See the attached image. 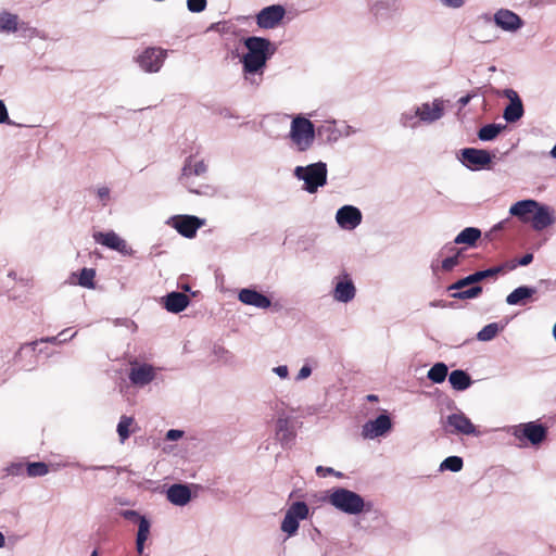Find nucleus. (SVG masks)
Returning a JSON list of instances; mask_svg holds the SVG:
<instances>
[{
	"mask_svg": "<svg viewBox=\"0 0 556 556\" xmlns=\"http://www.w3.org/2000/svg\"><path fill=\"white\" fill-rule=\"evenodd\" d=\"M3 123L11 124V122L9 121L7 106H5L4 102L2 100H0V124H3Z\"/></svg>",
	"mask_w": 556,
	"mask_h": 556,
	"instance_id": "46",
	"label": "nucleus"
},
{
	"mask_svg": "<svg viewBox=\"0 0 556 556\" xmlns=\"http://www.w3.org/2000/svg\"><path fill=\"white\" fill-rule=\"evenodd\" d=\"M355 286L350 279L348 274L343 275V278L339 280L333 290V298L339 302H350L355 296Z\"/></svg>",
	"mask_w": 556,
	"mask_h": 556,
	"instance_id": "19",
	"label": "nucleus"
},
{
	"mask_svg": "<svg viewBox=\"0 0 556 556\" xmlns=\"http://www.w3.org/2000/svg\"><path fill=\"white\" fill-rule=\"evenodd\" d=\"M276 438L282 443L288 444L294 438V432L287 418H279L276 424Z\"/></svg>",
	"mask_w": 556,
	"mask_h": 556,
	"instance_id": "30",
	"label": "nucleus"
},
{
	"mask_svg": "<svg viewBox=\"0 0 556 556\" xmlns=\"http://www.w3.org/2000/svg\"><path fill=\"white\" fill-rule=\"evenodd\" d=\"M244 45L248 49L242 63L245 73L254 74L261 71L269 56L270 41L262 37H249Z\"/></svg>",
	"mask_w": 556,
	"mask_h": 556,
	"instance_id": "1",
	"label": "nucleus"
},
{
	"mask_svg": "<svg viewBox=\"0 0 556 556\" xmlns=\"http://www.w3.org/2000/svg\"><path fill=\"white\" fill-rule=\"evenodd\" d=\"M482 293V287L472 286L467 290H456L455 293L452 294L454 299L466 300V299H475Z\"/></svg>",
	"mask_w": 556,
	"mask_h": 556,
	"instance_id": "40",
	"label": "nucleus"
},
{
	"mask_svg": "<svg viewBox=\"0 0 556 556\" xmlns=\"http://www.w3.org/2000/svg\"><path fill=\"white\" fill-rule=\"evenodd\" d=\"M336 219L341 228L354 229L362 223V213L355 206L344 205L338 210Z\"/></svg>",
	"mask_w": 556,
	"mask_h": 556,
	"instance_id": "14",
	"label": "nucleus"
},
{
	"mask_svg": "<svg viewBox=\"0 0 556 556\" xmlns=\"http://www.w3.org/2000/svg\"><path fill=\"white\" fill-rule=\"evenodd\" d=\"M190 299L181 292H172L166 295L164 306L170 313H180L189 305Z\"/></svg>",
	"mask_w": 556,
	"mask_h": 556,
	"instance_id": "24",
	"label": "nucleus"
},
{
	"mask_svg": "<svg viewBox=\"0 0 556 556\" xmlns=\"http://www.w3.org/2000/svg\"><path fill=\"white\" fill-rule=\"evenodd\" d=\"M514 434L519 440L527 439L533 445H536L546 438V429L542 425L527 422L517 427Z\"/></svg>",
	"mask_w": 556,
	"mask_h": 556,
	"instance_id": "10",
	"label": "nucleus"
},
{
	"mask_svg": "<svg viewBox=\"0 0 556 556\" xmlns=\"http://www.w3.org/2000/svg\"><path fill=\"white\" fill-rule=\"evenodd\" d=\"M442 253L451 254L442 261L441 267L445 271L452 270L460 263V260L464 257V249H457L451 243L445 244L442 248Z\"/></svg>",
	"mask_w": 556,
	"mask_h": 556,
	"instance_id": "25",
	"label": "nucleus"
},
{
	"mask_svg": "<svg viewBox=\"0 0 556 556\" xmlns=\"http://www.w3.org/2000/svg\"><path fill=\"white\" fill-rule=\"evenodd\" d=\"M442 3L451 8H460L464 4V0H442Z\"/></svg>",
	"mask_w": 556,
	"mask_h": 556,
	"instance_id": "48",
	"label": "nucleus"
},
{
	"mask_svg": "<svg viewBox=\"0 0 556 556\" xmlns=\"http://www.w3.org/2000/svg\"><path fill=\"white\" fill-rule=\"evenodd\" d=\"M534 293H535V289L534 288H530V287H527V286H521V287H518L517 289H515L513 292H510L507 295L506 302L509 305L523 304V301L526 299L531 298Z\"/></svg>",
	"mask_w": 556,
	"mask_h": 556,
	"instance_id": "29",
	"label": "nucleus"
},
{
	"mask_svg": "<svg viewBox=\"0 0 556 556\" xmlns=\"http://www.w3.org/2000/svg\"><path fill=\"white\" fill-rule=\"evenodd\" d=\"M5 544V538L4 535L0 532V547H3Z\"/></svg>",
	"mask_w": 556,
	"mask_h": 556,
	"instance_id": "55",
	"label": "nucleus"
},
{
	"mask_svg": "<svg viewBox=\"0 0 556 556\" xmlns=\"http://www.w3.org/2000/svg\"><path fill=\"white\" fill-rule=\"evenodd\" d=\"M238 298L243 304L252 305L257 308H268L271 305V301L268 296L253 289H242Z\"/></svg>",
	"mask_w": 556,
	"mask_h": 556,
	"instance_id": "18",
	"label": "nucleus"
},
{
	"mask_svg": "<svg viewBox=\"0 0 556 556\" xmlns=\"http://www.w3.org/2000/svg\"><path fill=\"white\" fill-rule=\"evenodd\" d=\"M312 374V369L311 367L308 366H303L299 374H298V379L302 380V379H305L307 378L309 375Z\"/></svg>",
	"mask_w": 556,
	"mask_h": 556,
	"instance_id": "49",
	"label": "nucleus"
},
{
	"mask_svg": "<svg viewBox=\"0 0 556 556\" xmlns=\"http://www.w3.org/2000/svg\"><path fill=\"white\" fill-rule=\"evenodd\" d=\"M504 126L497 124H489L481 127L478 131V138L482 141H490L495 139L502 131Z\"/></svg>",
	"mask_w": 556,
	"mask_h": 556,
	"instance_id": "33",
	"label": "nucleus"
},
{
	"mask_svg": "<svg viewBox=\"0 0 556 556\" xmlns=\"http://www.w3.org/2000/svg\"><path fill=\"white\" fill-rule=\"evenodd\" d=\"M173 227L186 238H193L204 220L193 215H177L172 218Z\"/></svg>",
	"mask_w": 556,
	"mask_h": 556,
	"instance_id": "9",
	"label": "nucleus"
},
{
	"mask_svg": "<svg viewBox=\"0 0 556 556\" xmlns=\"http://www.w3.org/2000/svg\"><path fill=\"white\" fill-rule=\"evenodd\" d=\"M447 366L444 363H437L428 371V378L434 383H441L447 376Z\"/></svg>",
	"mask_w": 556,
	"mask_h": 556,
	"instance_id": "34",
	"label": "nucleus"
},
{
	"mask_svg": "<svg viewBox=\"0 0 556 556\" xmlns=\"http://www.w3.org/2000/svg\"><path fill=\"white\" fill-rule=\"evenodd\" d=\"M328 502L337 509L350 515L361 514L365 509L363 497L344 488L333 490L328 497Z\"/></svg>",
	"mask_w": 556,
	"mask_h": 556,
	"instance_id": "2",
	"label": "nucleus"
},
{
	"mask_svg": "<svg viewBox=\"0 0 556 556\" xmlns=\"http://www.w3.org/2000/svg\"><path fill=\"white\" fill-rule=\"evenodd\" d=\"M510 98V103L504 110V118L508 123H514L520 119L523 115V105L518 94L514 90H508V94Z\"/></svg>",
	"mask_w": 556,
	"mask_h": 556,
	"instance_id": "22",
	"label": "nucleus"
},
{
	"mask_svg": "<svg viewBox=\"0 0 556 556\" xmlns=\"http://www.w3.org/2000/svg\"><path fill=\"white\" fill-rule=\"evenodd\" d=\"M470 100H471V96H470V94H466V96L462 97V98L458 100V102H459V104H460L462 106H465V105H467V104L470 102Z\"/></svg>",
	"mask_w": 556,
	"mask_h": 556,
	"instance_id": "53",
	"label": "nucleus"
},
{
	"mask_svg": "<svg viewBox=\"0 0 556 556\" xmlns=\"http://www.w3.org/2000/svg\"><path fill=\"white\" fill-rule=\"evenodd\" d=\"M93 239L97 243H100L109 249L118 251L122 254H129L131 251V249L127 245L126 241L114 231L96 232L93 235Z\"/></svg>",
	"mask_w": 556,
	"mask_h": 556,
	"instance_id": "12",
	"label": "nucleus"
},
{
	"mask_svg": "<svg viewBox=\"0 0 556 556\" xmlns=\"http://www.w3.org/2000/svg\"><path fill=\"white\" fill-rule=\"evenodd\" d=\"M206 172V165L203 160H197L194 156H189L182 167L180 175V181L184 185H188V179L191 176H200Z\"/></svg>",
	"mask_w": 556,
	"mask_h": 556,
	"instance_id": "20",
	"label": "nucleus"
},
{
	"mask_svg": "<svg viewBox=\"0 0 556 556\" xmlns=\"http://www.w3.org/2000/svg\"><path fill=\"white\" fill-rule=\"evenodd\" d=\"M275 371L277 375L281 378H286L288 376V368L287 366H279L275 368Z\"/></svg>",
	"mask_w": 556,
	"mask_h": 556,
	"instance_id": "50",
	"label": "nucleus"
},
{
	"mask_svg": "<svg viewBox=\"0 0 556 556\" xmlns=\"http://www.w3.org/2000/svg\"><path fill=\"white\" fill-rule=\"evenodd\" d=\"M448 380L453 389L457 391H464L471 384L470 376L460 369L453 370L450 374Z\"/></svg>",
	"mask_w": 556,
	"mask_h": 556,
	"instance_id": "31",
	"label": "nucleus"
},
{
	"mask_svg": "<svg viewBox=\"0 0 556 556\" xmlns=\"http://www.w3.org/2000/svg\"><path fill=\"white\" fill-rule=\"evenodd\" d=\"M444 104L442 100L435 99L431 104L424 103L421 106L416 109V116L420 121L432 123L443 116Z\"/></svg>",
	"mask_w": 556,
	"mask_h": 556,
	"instance_id": "16",
	"label": "nucleus"
},
{
	"mask_svg": "<svg viewBox=\"0 0 556 556\" xmlns=\"http://www.w3.org/2000/svg\"><path fill=\"white\" fill-rule=\"evenodd\" d=\"M538 206V202L534 200H522L511 205L509 213L518 217L523 223H530L533 212Z\"/></svg>",
	"mask_w": 556,
	"mask_h": 556,
	"instance_id": "23",
	"label": "nucleus"
},
{
	"mask_svg": "<svg viewBox=\"0 0 556 556\" xmlns=\"http://www.w3.org/2000/svg\"><path fill=\"white\" fill-rule=\"evenodd\" d=\"M494 21L505 30H516L522 25L521 18L516 13L504 9L495 13Z\"/></svg>",
	"mask_w": 556,
	"mask_h": 556,
	"instance_id": "21",
	"label": "nucleus"
},
{
	"mask_svg": "<svg viewBox=\"0 0 556 556\" xmlns=\"http://www.w3.org/2000/svg\"><path fill=\"white\" fill-rule=\"evenodd\" d=\"M497 332H498V326H497V324L493 323V324H489L485 327H483L478 332L477 337L481 341H490L497 334Z\"/></svg>",
	"mask_w": 556,
	"mask_h": 556,
	"instance_id": "42",
	"label": "nucleus"
},
{
	"mask_svg": "<svg viewBox=\"0 0 556 556\" xmlns=\"http://www.w3.org/2000/svg\"><path fill=\"white\" fill-rule=\"evenodd\" d=\"M533 261V254L532 253H527L525 254L521 258H519L518 261H511V262H508L509 264H516V267L518 265L520 266H527L529 265L531 262Z\"/></svg>",
	"mask_w": 556,
	"mask_h": 556,
	"instance_id": "44",
	"label": "nucleus"
},
{
	"mask_svg": "<svg viewBox=\"0 0 556 556\" xmlns=\"http://www.w3.org/2000/svg\"><path fill=\"white\" fill-rule=\"evenodd\" d=\"M124 516H125L127 519L138 518L139 520H140V517H141V516H139V515H138V513H137V511H135V510H127V511H125V513H124Z\"/></svg>",
	"mask_w": 556,
	"mask_h": 556,
	"instance_id": "52",
	"label": "nucleus"
},
{
	"mask_svg": "<svg viewBox=\"0 0 556 556\" xmlns=\"http://www.w3.org/2000/svg\"><path fill=\"white\" fill-rule=\"evenodd\" d=\"M182 434H184V432H182V431H180V430H176V429H172V430H169V431L167 432V434H166V439H167V440H172V441H174V440H178L179 438H181V437H182Z\"/></svg>",
	"mask_w": 556,
	"mask_h": 556,
	"instance_id": "47",
	"label": "nucleus"
},
{
	"mask_svg": "<svg viewBox=\"0 0 556 556\" xmlns=\"http://www.w3.org/2000/svg\"><path fill=\"white\" fill-rule=\"evenodd\" d=\"M317 473H320V472H326V473H332L333 472V469L332 468H324L321 466L317 467L316 469Z\"/></svg>",
	"mask_w": 556,
	"mask_h": 556,
	"instance_id": "54",
	"label": "nucleus"
},
{
	"mask_svg": "<svg viewBox=\"0 0 556 556\" xmlns=\"http://www.w3.org/2000/svg\"><path fill=\"white\" fill-rule=\"evenodd\" d=\"M551 155L556 159V144L553 147L552 151H551Z\"/></svg>",
	"mask_w": 556,
	"mask_h": 556,
	"instance_id": "56",
	"label": "nucleus"
},
{
	"mask_svg": "<svg viewBox=\"0 0 556 556\" xmlns=\"http://www.w3.org/2000/svg\"><path fill=\"white\" fill-rule=\"evenodd\" d=\"M460 161L466 167L476 170L489 166L492 156L486 150L466 148L462 150Z\"/></svg>",
	"mask_w": 556,
	"mask_h": 556,
	"instance_id": "7",
	"label": "nucleus"
},
{
	"mask_svg": "<svg viewBox=\"0 0 556 556\" xmlns=\"http://www.w3.org/2000/svg\"><path fill=\"white\" fill-rule=\"evenodd\" d=\"M481 237V230L476 227H467L462 230L454 239L455 244H465L467 247H476L477 241Z\"/></svg>",
	"mask_w": 556,
	"mask_h": 556,
	"instance_id": "28",
	"label": "nucleus"
},
{
	"mask_svg": "<svg viewBox=\"0 0 556 556\" xmlns=\"http://www.w3.org/2000/svg\"><path fill=\"white\" fill-rule=\"evenodd\" d=\"M206 3V0H187L188 10L194 13L204 11Z\"/></svg>",
	"mask_w": 556,
	"mask_h": 556,
	"instance_id": "43",
	"label": "nucleus"
},
{
	"mask_svg": "<svg viewBox=\"0 0 556 556\" xmlns=\"http://www.w3.org/2000/svg\"><path fill=\"white\" fill-rule=\"evenodd\" d=\"M96 270L93 268H83L79 273L78 285L85 288L94 287Z\"/></svg>",
	"mask_w": 556,
	"mask_h": 556,
	"instance_id": "37",
	"label": "nucleus"
},
{
	"mask_svg": "<svg viewBox=\"0 0 556 556\" xmlns=\"http://www.w3.org/2000/svg\"><path fill=\"white\" fill-rule=\"evenodd\" d=\"M553 333H554V337H555V340H556V323H555V326H554V329H553Z\"/></svg>",
	"mask_w": 556,
	"mask_h": 556,
	"instance_id": "57",
	"label": "nucleus"
},
{
	"mask_svg": "<svg viewBox=\"0 0 556 556\" xmlns=\"http://www.w3.org/2000/svg\"><path fill=\"white\" fill-rule=\"evenodd\" d=\"M155 368L150 364L131 363L129 371V380L135 386H146L155 378Z\"/></svg>",
	"mask_w": 556,
	"mask_h": 556,
	"instance_id": "11",
	"label": "nucleus"
},
{
	"mask_svg": "<svg viewBox=\"0 0 556 556\" xmlns=\"http://www.w3.org/2000/svg\"><path fill=\"white\" fill-rule=\"evenodd\" d=\"M515 268H516V264L504 263L502 265L488 268L485 270H479V271H476L463 279L457 280L456 282H454L453 285H451L448 287V290H460L467 286L475 285V283L480 282L486 278L496 277L501 273H505L507 270H513Z\"/></svg>",
	"mask_w": 556,
	"mask_h": 556,
	"instance_id": "5",
	"label": "nucleus"
},
{
	"mask_svg": "<svg viewBox=\"0 0 556 556\" xmlns=\"http://www.w3.org/2000/svg\"><path fill=\"white\" fill-rule=\"evenodd\" d=\"M167 56V51L162 48L149 47L144 49L137 58L136 62L141 70L147 73H156L163 66Z\"/></svg>",
	"mask_w": 556,
	"mask_h": 556,
	"instance_id": "6",
	"label": "nucleus"
},
{
	"mask_svg": "<svg viewBox=\"0 0 556 556\" xmlns=\"http://www.w3.org/2000/svg\"><path fill=\"white\" fill-rule=\"evenodd\" d=\"M49 472V466L43 462L26 464V473L29 477H42Z\"/></svg>",
	"mask_w": 556,
	"mask_h": 556,
	"instance_id": "36",
	"label": "nucleus"
},
{
	"mask_svg": "<svg viewBox=\"0 0 556 556\" xmlns=\"http://www.w3.org/2000/svg\"><path fill=\"white\" fill-rule=\"evenodd\" d=\"M135 419L128 416H122L119 422L117 425V433L119 437V441L124 443L130 435V427L134 425Z\"/></svg>",
	"mask_w": 556,
	"mask_h": 556,
	"instance_id": "35",
	"label": "nucleus"
},
{
	"mask_svg": "<svg viewBox=\"0 0 556 556\" xmlns=\"http://www.w3.org/2000/svg\"><path fill=\"white\" fill-rule=\"evenodd\" d=\"M109 193H110V191H109V189H108V188H105V187H103V188H99V190H98V195H99V198H101V199H106V198L109 197Z\"/></svg>",
	"mask_w": 556,
	"mask_h": 556,
	"instance_id": "51",
	"label": "nucleus"
},
{
	"mask_svg": "<svg viewBox=\"0 0 556 556\" xmlns=\"http://www.w3.org/2000/svg\"><path fill=\"white\" fill-rule=\"evenodd\" d=\"M167 498L175 505H186L191 498V492L187 485L174 484L167 491Z\"/></svg>",
	"mask_w": 556,
	"mask_h": 556,
	"instance_id": "27",
	"label": "nucleus"
},
{
	"mask_svg": "<svg viewBox=\"0 0 556 556\" xmlns=\"http://www.w3.org/2000/svg\"><path fill=\"white\" fill-rule=\"evenodd\" d=\"M150 533V522L146 517H140L138 533L136 540V549L139 554H142L144 548V542L147 541Z\"/></svg>",
	"mask_w": 556,
	"mask_h": 556,
	"instance_id": "32",
	"label": "nucleus"
},
{
	"mask_svg": "<svg viewBox=\"0 0 556 556\" xmlns=\"http://www.w3.org/2000/svg\"><path fill=\"white\" fill-rule=\"evenodd\" d=\"M299 529V519L291 516V514L285 515V518L281 522V530L288 533L289 536L294 535Z\"/></svg>",
	"mask_w": 556,
	"mask_h": 556,
	"instance_id": "38",
	"label": "nucleus"
},
{
	"mask_svg": "<svg viewBox=\"0 0 556 556\" xmlns=\"http://www.w3.org/2000/svg\"><path fill=\"white\" fill-rule=\"evenodd\" d=\"M555 217L548 206L541 205L538 202V206L530 218V223L535 230H543L546 227L554 224Z\"/></svg>",
	"mask_w": 556,
	"mask_h": 556,
	"instance_id": "17",
	"label": "nucleus"
},
{
	"mask_svg": "<svg viewBox=\"0 0 556 556\" xmlns=\"http://www.w3.org/2000/svg\"><path fill=\"white\" fill-rule=\"evenodd\" d=\"M294 175L304 180V189L309 193H315L319 187L327 184V167L323 162L314 163L308 166H298Z\"/></svg>",
	"mask_w": 556,
	"mask_h": 556,
	"instance_id": "3",
	"label": "nucleus"
},
{
	"mask_svg": "<svg viewBox=\"0 0 556 556\" xmlns=\"http://www.w3.org/2000/svg\"><path fill=\"white\" fill-rule=\"evenodd\" d=\"M286 14V10L280 4H273L264 8L256 15V23L258 27L271 29L279 25Z\"/></svg>",
	"mask_w": 556,
	"mask_h": 556,
	"instance_id": "8",
	"label": "nucleus"
},
{
	"mask_svg": "<svg viewBox=\"0 0 556 556\" xmlns=\"http://www.w3.org/2000/svg\"><path fill=\"white\" fill-rule=\"evenodd\" d=\"M90 556H98V552L93 551Z\"/></svg>",
	"mask_w": 556,
	"mask_h": 556,
	"instance_id": "59",
	"label": "nucleus"
},
{
	"mask_svg": "<svg viewBox=\"0 0 556 556\" xmlns=\"http://www.w3.org/2000/svg\"><path fill=\"white\" fill-rule=\"evenodd\" d=\"M22 29H28L26 23H20L18 16L10 12L3 11L0 13V31L1 33H15Z\"/></svg>",
	"mask_w": 556,
	"mask_h": 556,
	"instance_id": "26",
	"label": "nucleus"
},
{
	"mask_svg": "<svg viewBox=\"0 0 556 556\" xmlns=\"http://www.w3.org/2000/svg\"><path fill=\"white\" fill-rule=\"evenodd\" d=\"M368 399L369 400H376L377 397H376V395H369Z\"/></svg>",
	"mask_w": 556,
	"mask_h": 556,
	"instance_id": "58",
	"label": "nucleus"
},
{
	"mask_svg": "<svg viewBox=\"0 0 556 556\" xmlns=\"http://www.w3.org/2000/svg\"><path fill=\"white\" fill-rule=\"evenodd\" d=\"M308 506L304 502H295L287 510V514H291L296 519H306L308 516Z\"/></svg>",
	"mask_w": 556,
	"mask_h": 556,
	"instance_id": "39",
	"label": "nucleus"
},
{
	"mask_svg": "<svg viewBox=\"0 0 556 556\" xmlns=\"http://www.w3.org/2000/svg\"><path fill=\"white\" fill-rule=\"evenodd\" d=\"M290 138L300 151H306L315 138L313 123L306 117L296 116L291 123Z\"/></svg>",
	"mask_w": 556,
	"mask_h": 556,
	"instance_id": "4",
	"label": "nucleus"
},
{
	"mask_svg": "<svg viewBox=\"0 0 556 556\" xmlns=\"http://www.w3.org/2000/svg\"><path fill=\"white\" fill-rule=\"evenodd\" d=\"M463 459L458 456H450L445 458L441 464L442 470H451L453 472L460 471L463 468Z\"/></svg>",
	"mask_w": 556,
	"mask_h": 556,
	"instance_id": "41",
	"label": "nucleus"
},
{
	"mask_svg": "<svg viewBox=\"0 0 556 556\" xmlns=\"http://www.w3.org/2000/svg\"><path fill=\"white\" fill-rule=\"evenodd\" d=\"M53 340H54V338H52V339H46L45 341H46V342H50V341H53Z\"/></svg>",
	"mask_w": 556,
	"mask_h": 556,
	"instance_id": "60",
	"label": "nucleus"
},
{
	"mask_svg": "<svg viewBox=\"0 0 556 556\" xmlns=\"http://www.w3.org/2000/svg\"><path fill=\"white\" fill-rule=\"evenodd\" d=\"M392 427L388 415H379L375 420H369L363 426L362 434L364 438L374 439L387 433Z\"/></svg>",
	"mask_w": 556,
	"mask_h": 556,
	"instance_id": "13",
	"label": "nucleus"
},
{
	"mask_svg": "<svg viewBox=\"0 0 556 556\" xmlns=\"http://www.w3.org/2000/svg\"><path fill=\"white\" fill-rule=\"evenodd\" d=\"M24 471H26V464L23 463L12 464L9 468L11 475H21Z\"/></svg>",
	"mask_w": 556,
	"mask_h": 556,
	"instance_id": "45",
	"label": "nucleus"
},
{
	"mask_svg": "<svg viewBox=\"0 0 556 556\" xmlns=\"http://www.w3.org/2000/svg\"><path fill=\"white\" fill-rule=\"evenodd\" d=\"M446 426L450 433L477 434L475 425L463 413L447 416Z\"/></svg>",
	"mask_w": 556,
	"mask_h": 556,
	"instance_id": "15",
	"label": "nucleus"
}]
</instances>
